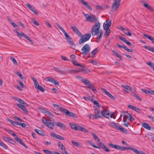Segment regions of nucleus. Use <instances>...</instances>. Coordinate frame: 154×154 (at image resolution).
I'll return each instance as SVG.
<instances>
[{
    "label": "nucleus",
    "instance_id": "15",
    "mask_svg": "<svg viewBox=\"0 0 154 154\" xmlns=\"http://www.w3.org/2000/svg\"><path fill=\"white\" fill-rule=\"evenodd\" d=\"M66 39L68 44L72 46V48L74 49L75 44L72 40L71 38L70 37H69L67 38H66Z\"/></svg>",
    "mask_w": 154,
    "mask_h": 154
},
{
    "label": "nucleus",
    "instance_id": "13",
    "mask_svg": "<svg viewBox=\"0 0 154 154\" xmlns=\"http://www.w3.org/2000/svg\"><path fill=\"white\" fill-rule=\"evenodd\" d=\"M111 24V21L109 20L108 21V20H107L105 22H104L103 24V27L104 29H109V27Z\"/></svg>",
    "mask_w": 154,
    "mask_h": 154
},
{
    "label": "nucleus",
    "instance_id": "29",
    "mask_svg": "<svg viewBox=\"0 0 154 154\" xmlns=\"http://www.w3.org/2000/svg\"><path fill=\"white\" fill-rule=\"evenodd\" d=\"M87 88H88L91 89L94 93H96L97 92L96 88L92 84L90 85V86H87Z\"/></svg>",
    "mask_w": 154,
    "mask_h": 154
},
{
    "label": "nucleus",
    "instance_id": "31",
    "mask_svg": "<svg viewBox=\"0 0 154 154\" xmlns=\"http://www.w3.org/2000/svg\"><path fill=\"white\" fill-rule=\"evenodd\" d=\"M54 124L52 122H48L47 124V125H46L49 128H50L51 129H53L54 128Z\"/></svg>",
    "mask_w": 154,
    "mask_h": 154
},
{
    "label": "nucleus",
    "instance_id": "4",
    "mask_svg": "<svg viewBox=\"0 0 154 154\" xmlns=\"http://www.w3.org/2000/svg\"><path fill=\"white\" fill-rule=\"evenodd\" d=\"M91 34L90 33L86 34L82 36L81 38L79 40V44H83L86 41L88 40L91 37Z\"/></svg>",
    "mask_w": 154,
    "mask_h": 154
},
{
    "label": "nucleus",
    "instance_id": "57",
    "mask_svg": "<svg viewBox=\"0 0 154 154\" xmlns=\"http://www.w3.org/2000/svg\"><path fill=\"white\" fill-rule=\"evenodd\" d=\"M89 117L90 118H92L93 119H97L98 118H97V116L95 114H90V115H89Z\"/></svg>",
    "mask_w": 154,
    "mask_h": 154
},
{
    "label": "nucleus",
    "instance_id": "20",
    "mask_svg": "<svg viewBox=\"0 0 154 154\" xmlns=\"http://www.w3.org/2000/svg\"><path fill=\"white\" fill-rule=\"evenodd\" d=\"M54 125L59 127L61 128H66V125L60 122L55 123H54Z\"/></svg>",
    "mask_w": 154,
    "mask_h": 154
},
{
    "label": "nucleus",
    "instance_id": "34",
    "mask_svg": "<svg viewBox=\"0 0 154 154\" xmlns=\"http://www.w3.org/2000/svg\"><path fill=\"white\" fill-rule=\"evenodd\" d=\"M72 62L73 64L75 66H79L82 67H84L85 66V65L84 64L81 65L80 63H78L75 60L73 61Z\"/></svg>",
    "mask_w": 154,
    "mask_h": 154
},
{
    "label": "nucleus",
    "instance_id": "44",
    "mask_svg": "<svg viewBox=\"0 0 154 154\" xmlns=\"http://www.w3.org/2000/svg\"><path fill=\"white\" fill-rule=\"evenodd\" d=\"M32 79L34 82L35 87H37V85H38V84L36 79L35 77H32Z\"/></svg>",
    "mask_w": 154,
    "mask_h": 154
},
{
    "label": "nucleus",
    "instance_id": "56",
    "mask_svg": "<svg viewBox=\"0 0 154 154\" xmlns=\"http://www.w3.org/2000/svg\"><path fill=\"white\" fill-rule=\"evenodd\" d=\"M53 78L50 77H47L45 79V80L46 81H48L50 82H52V80Z\"/></svg>",
    "mask_w": 154,
    "mask_h": 154
},
{
    "label": "nucleus",
    "instance_id": "19",
    "mask_svg": "<svg viewBox=\"0 0 154 154\" xmlns=\"http://www.w3.org/2000/svg\"><path fill=\"white\" fill-rule=\"evenodd\" d=\"M94 111L95 113V114L97 116V118H100L101 116V115L100 114V110L99 108L96 107L95 108Z\"/></svg>",
    "mask_w": 154,
    "mask_h": 154
},
{
    "label": "nucleus",
    "instance_id": "60",
    "mask_svg": "<svg viewBox=\"0 0 154 154\" xmlns=\"http://www.w3.org/2000/svg\"><path fill=\"white\" fill-rule=\"evenodd\" d=\"M134 110L139 113H140L141 112V110L136 107H135Z\"/></svg>",
    "mask_w": 154,
    "mask_h": 154
},
{
    "label": "nucleus",
    "instance_id": "48",
    "mask_svg": "<svg viewBox=\"0 0 154 154\" xmlns=\"http://www.w3.org/2000/svg\"><path fill=\"white\" fill-rule=\"evenodd\" d=\"M42 123H43L44 125H47V124L48 122L47 120L45 119V118L43 117L42 118Z\"/></svg>",
    "mask_w": 154,
    "mask_h": 154
},
{
    "label": "nucleus",
    "instance_id": "62",
    "mask_svg": "<svg viewBox=\"0 0 154 154\" xmlns=\"http://www.w3.org/2000/svg\"><path fill=\"white\" fill-rule=\"evenodd\" d=\"M121 126V125H119L117 123H116L114 128L119 130Z\"/></svg>",
    "mask_w": 154,
    "mask_h": 154
},
{
    "label": "nucleus",
    "instance_id": "1",
    "mask_svg": "<svg viewBox=\"0 0 154 154\" xmlns=\"http://www.w3.org/2000/svg\"><path fill=\"white\" fill-rule=\"evenodd\" d=\"M83 14L86 17V21L90 22H96L95 23L91 29V33L92 36H96V38L98 39L99 41H101L103 34V31L100 30V24L99 22H97V18L94 15H89L83 12Z\"/></svg>",
    "mask_w": 154,
    "mask_h": 154
},
{
    "label": "nucleus",
    "instance_id": "17",
    "mask_svg": "<svg viewBox=\"0 0 154 154\" xmlns=\"http://www.w3.org/2000/svg\"><path fill=\"white\" fill-rule=\"evenodd\" d=\"M17 106L21 109L25 113L27 114L28 111L25 106L19 103H17Z\"/></svg>",
    "mask_w": 154,
    "mask_h": 154
},
{
    "label": "nucleus",
    "instance_id": "30",
    "mask_svg": "<svg viewBox=\"0 0 154 154\" xmlns=\"http://www.w3.org/2000/svg\"><path fill=\"white\" fill-rule=\"evenodd\" d=\"M86 143L89 145L92 146L95 148H99L98 146H96L94 144V143L91 141L88 140L86 141Z\"/></svg>",
    "mask_w": 154,
    "mask_h": 154
},
{
    "label": "nucleus",
    "instance_id": "59",
    "mask_svg": "<svg viewBox=\"0 0 154 154\" xmlns=\"http://www.w3.org/2000/svg\"><path fill=\"white\" fill-rule=\"evenodd\" d=\"M10 59L11 60H12V61H13V62L14 64H15L16 65H18L17 63L16 60L13 57H11Z\"/></svg>",
    "mask_w": 154,
    "mask_h": 154
},
{
    "label": "nucleus",
    "instance_id": "43",
    "mask_svg": "<svg viewBox=\"0 0 154 154\" xmlns=\"http://www.w3.org/2000/svg\"><path fill=\"white\" fill-rule=\"evenodd\" d=\"M123 115L124 116V117L128 120L129 118L131 115L130 114L127 112H124Z\"/></svg>",
    "mask_w": 154,
    "mask_h": 154
},
{
    "label": "nucleus",
    "instance_id": "53",
    "mask_svg": "<svg viewBox=\"0 0 154 154\" xmlns=\"http://www.w3.org/2000/svg\"><path fill=\"white\" fill-rule=\"evenodd\" d=\"M16 125L22 126L23 128H25L26 126V124L25 123H21L20 122H17Z\"/></svg>",
    "mask_w": 154,
    "mask_h": 154
},
{
    "label": "nucleus",
    "instance_id": "24",
    "mask_svg": "<svg viewBox=\"0 0 154 154\" xmlns=\"http://www.w3.org/2000/svg\"><path fill=\"white\" fill-rule=\"evenodd\" d=\"M111 51L115 56H116L117 57H118L121 61H122L123 60L122 59V57L117 51L114 50H111Z\"/></svg>",
    "mask_w": 154,
    "mask_h": 154
},
{
    "label": "nucleus",
    "instance_id": "8",
    "mask_svg": "<svg viewBox=\"0 0 154 154\" xmlns=\"http://www.w3.org/2000/svg\"><path fill=\"white\" fill-rule=\"evenodd\" d=\"M118 37L119 39L122 40L123 42L127 44L131 47L134 48V45H133L131 43L129 42V41L127 40L125 38L121 36H119Z\"/></svg>",
    "mask_w": 154,
    "mask_h": 154
},
{
    "label": "nucleus",
    "instance_id": "7",
    "mask_svg": "<svg viewBox=\"0 0 154 154\" xmlns=\"http://www.w3.org/2000/svg\"><path fill=\"white\" fill-rule=\"evenodd\" d=\"M71 29L76 34L79 36H81V33L75 25L73 24L72 25V26H71Z\"/></svg>",
    "mask_w": 154,
    "mask_h": 154
},
{
    "label": "nucleus",
    "instance_id": "63",
    "mask_svg": "<svg viewBox=\"0 0 154 154\" xmlns=\"http://www.w3.org/2000/svg\"><path fill=\"white\" fill-rule=\"evenodd\" d=\"M51 83L54 84V85H59V84L58 81L53 79L52 80V82H51Z\"/></svg>",
    "mask_w": 154,
    "mask_h": 154
},
{
    "label": "nucleus",
    "instance_id": "54",
    "mask_svg": "<svg viewBox=\"0 0 154 154\" xmlns=\"http://www.w3.org/2000/svg\"><path fill=\"white\" fill-rule=\"evenodd\" d=\"M92 102L94 104L96 105L98 107V108H100L101 106V105L96 100H94Z\"/></svg>",
    "mask_w": 154,
    "mask_h": 154
},
{
    "label": "nucleus",
    "instance_id": "16",
    "mask_svg": "<svg viewBox=\"0 0 154 154\" xmlns=\"http://www.w3.org/2000/svg\"><path fill=\"white\" fill-rule=\"evenodd\" d=\"M14 139L22 145L25 147L26 148H28L26 145L18 137V136H16V137H14Z\"/></svg>",
    "mask_w": 154,
    "mask_h": 154
},
{
    "label": "nucleus",
    "instance_id": "37",
    "mask_svg": "<svg viewBox=\"0 0 154 154\" xmlns=\"http://www.w3.org/2000/svg\"><path fill=\"white\" fill-rule=\"evenodd\" d=\"M122 86L127 90L131 91L132 90V88L130 86L125 85H122Z\"/></svg>",
    "mask_w": 154,
    "mask_h": 154
},
{
    "label": "nucleus",
    "instance_id": "23",
    "mask_svg": "<svg viewBox=\"0 0 154 154\" xmlns=\"http://www.w3.org/2000/svg\"><path fill=\"white\" fill-rule=\"evenodd\" d=\"M141 125L143 127L146 129L149 130L151 129V127L147 123H142Z\"/></svg>",
    "mask_w": 154,
    "mask_h": 154
},
{
    "label": "nucleus",
    "instance_id": "55",
    "mask_svg": "<svg viewBox=\"0 0 154 154\" xmlns=\"http://www.w3.org/2000/svg\"><path fill=\"white\" fill-rule=\"evenodd\" d=\"M16 74L19 77H20L21 79H23L24 78V77L23 75L19 72H16Z\"/></svg>",
    "mask_w": 154,
    "mask_h": 154
},
{
    "label": "nucleus",
    "instance_id": "10",
    "mask_svg": "<svg viewBox=\"0 0 154 154\" xmlns=\"http://www.w3.org/2000/svg\"><path fill=\"white\" fill-rule=\"evenodd\" d=\"M79 2L83 5H84L87 8L91 11L92 10V8L90 5L87 2L83 0H79Z\"/></svg>",
    "mask_w": 154,
    "mask_h": 154
},
{
    "label": "nucleus",
    "instance_id": "50",
    "mask_svg": "<svg viewBox=\"0 0 154 154\" xmlns=\"http://www.w3.org/2000/svg\"><path fill=\"white\" fill-rule=\"evenodd\" d=\"M98 50L97 48H96L94 49L91 52V53L93 55L91 56V57H93L98 52Z\"/></svg>",
    "mask_w": 154,
    "mask_h": 154
},
{
    "label": "nucleus",
    "instance_id": "6",
    "mask_svg": "<svg viewBox=\"0 0 154 154\" xmlns=\"http://www.w3.org/2000/svg\"><path fill=\"white\" fill-rule=\"evenodd\" d=\"M62 112L65 113L67 116L74 118L77 117V116L75 114L72 112H69L67 109H64L62 110Z\"/></svg>",
    "mask_w": 154,
    "mask_h": 154
},
{
    "label": "nucleus",
    "instance_id": "3",
    "mask_svg": "<svg viewBox=\"0 0 154 154\" xmlns=\"http://www.w3.org/2000/svg\"><path fill=\"white\" fill-rule=\"evenodd\" d=\"M121 0H114L112 6V11H116L119 8Z\"/></svg>",
    "mask_w": 154,
    "mask_h": 154
},
{
    "label": "nucleus",
    "instance_id": "25",
    "mask_svg": "<svg viewBox=\"0 0 154 154\" xmlns=\"http://www.w3.org/2000/svg\"><path fill=\"white\" fill-rule=\"evenodd\" d=\"M135 148H130L127 147H125L122 146H121V151H125L128 149H130L134 152V149Z\"/></svg>",
    "mask_w": 154,
    "mask_h": 154
},
{
    "label": "nucleus",
    "instance_id": "36",
    "mask_svg": "<svg viewBox=\"0 0 154 154\" xmlns=\"http://www.w3.org/2000/svg\"><path fill=\"white\" fill-rule=\"evenodd\" d=\"M35 88L36 89L39 90L42 92H44L45 91V89L41 86H40L38 84V85H37V87Z\"/></svg>",
    "mask_w": 154,
    "mask_h": 154
},
{
    "label": "nucleus",
    "instance_id": "14",
    "mask_svg": "<svg viewBox=\"0 0 154 154\" xmlns=\"http://www.w3.org/2000/svg\"><path fill=\"white\" fill-rule=\"evenodd\" d=\"M12 98L14 100H15L18 102L20 103V104H24L26 106H28V104H27L23 100L17 97H12Z\"/></svg>",
    "mask_w": 154,
    "mask_h": 154
},
{
    "label": "nucleus",
    "instance_id": "51",
    "mask_svg": "<svg viewBox=\"0 0 154 154\" xmlns=\"http://www.w3.org/2000/svg\"><path fill=\"white\" fill-rule=\"evenodd\" d=\"M53 105L54 107L58 108L59 110L61 112H62V110L64 109L62 108L61 106L55 104H53Z\"/></svg>",
    "mask_w": 154,
    "mask_h": 154
},
{
    "label": "nucleus",
    "instance_id": "64",
    "mask_svg": "<svg viewBox=\"0 0 154 154\" xmlns=\"http://www.w3.org/2000/svg\"><path fill=\"white\" fill-rule=\"evenodd\" d=\"M82 127L80 126L79 125H77L76 128L75 129V131H81L82 129Z\"/></svg>",
    "mask_w": 154,
    "mask_h": 154
},
{
    "label": "nucleus",
    "instance_id": "46",
    "mask_svg": "<svg viewBox=\"0 0 154 154\" xmlns=\"http://www.w3.org/2000/svg\"><path fill=\"white\" fill-rule=\"evenodd\" d=\"M35 131L36 133H38L39 135H44L43 132L42 131L39 130L37 129H35Z\"/></svg>",
    "mask_w": 154,
    "mask_h": 154
},
{
    "label": "nucleus",
    "instance_id": "41",
    "mask_svg": "<svg viewBox=\"0 0 154 154\" xmlns=\"http://www.w3.org/2000/svg\"><path fill=\"white\" fill-rule=\"evenodd\" d=\"M97 140L98 142L97 143V144L99 146H98L99 148H97V149H100L101 148V147L104 144L102 143L100 141V140L99 139Z\"/></svg>",
    "mask_w": 154,
    "mask_h": 154
},
{
    "label": "nucleus",
    "instance_id": "61",
    "mask_svg": "<svg viewBox=\"0 0 154 154\" xmlns=\"http://www.w3.org/2000/svg\"><path fill=\"white\" fill-rule=\"evenodd\" d=\"M119 130L121 131L122 132L125 133H126L127 132V131L126 129L122 128V126H121L120 129H119Z\"/></svg>",
    "mask_w": 154,
    "mask_h": 154
},
{
    "label": "nucleus",
    "instance_id": "11",
    "mask_svg": "<svg viewBox=\"0 0 154 154\" xmlns=\"http://www.w3.org/2000/svg\"><path fill=\"white\" fill-rule=\"evenodd\" d=\"M14 31L16 33L17 36L19 38H21L22 37H23L26 38L27 36V35H26L22 32H20L19 33L16 30H14Z\"/></svg>",
    "mask_w": 154,
    "mask_h": 154
},
{
    "label": "nucleus",
    "instance_id": "40",
    "mask_svg": "<svg viewBox=\"0 0 154 154\" xmlns=\"http://www.w3.org/2000/svg\"><path fill=\"white\" fill-rule=\"evenodd\" d=\"M104 29L106 30L104 34V36L105 37H107L110 32V29L108 28L105 29Z\"/></svg>",
    "mask_w": 154,
    "mask_h": 154
},
{
    "label": "nucleus",
    "instance_id": "27",
    "mask_svg": "<svg viewBox=\"0 0 154 154\" xmlns=\"http://www.w3.org/2000/svg\"><path fill=\"white\" fill-rule=\"evenodd\" d=\"M143 35L145 38L151 40L153 42V43L154 42V38H152L151 37V36L150 35L146 34H143Z\"/></svg>",
    "mask_w": 154,
    "mask_h": 154
},
{
    "label": "nucleus",
    "instance_id": "33",
    "mask_svg": "<svg viewBox=\"0 0 154 154\" xmlns=\"http://www.w3.org/2000/svg\"><path fill=\"white\" fill-rule=\"evenodd\" d=\"M100 148H101L103 150L106 152H108L110 151V150L105 145H104V144L103 145V146L101 147Z\"/></svg>",
    "mask_w": 154,
    "mask_h": 154
},
{
    "label": "nucleus",
    "instance_id": "2",
    "mask_svg": "<svg viewBox=\"0 0 154 154\" xmlns=\"http://www.w3.org/2000/svg\"><path fill=\"white\" fill-rule=\"evenodd\" d=\"M91 48L88 44H85L82 48L80 53L85 55H87L90 52Z\"/></svg>",
    "mask_w": 154,
    "mask_h": 154
},
{
    "label": "nucleus",
    "instance_id": "38",
    "mask_svg": "<svg viewBox=\"0 0 154 154\" xmlns=\"http://www.w3.org/2000/svg\"><path fill=\"white\" fill-rule=\"evenodd\" d=\"M132 96L135 97L137 99L140 101H141V99L139 97V96L137 94H135L133 91L132 92Z\"/></svg>",
    "mask_w": 154,
    "mask_h": 154
},
{
    "label": "nucleus",
    "instance_id": "18",
    "mask_svg": "<svg viewBox=\"0 0 154 154\" xmlns=\"http://www.w3.org/2000/svg\"><path fill=\"white\" fill-rule=\"evenodd\" d=\"M102 91L105 94L107 95L108 97H110L112 100H114V97L109 92L107 91L104 88L101 89Z\"/></svg>",
    "mask_w": 154,
    "mask_h": 154
},
{
    "label": "nucleus",
    "instance_id": "22",
    "mask_svg": "<svg viewBox=\"0 0 154 154\" xmlns=\"http://www.w3.org/2000/svg\"><path fill=\"white\" fill-rule=\"evenodd\" d=\"M142 2H143V5L145 7L152 12H153L154 11V10L153 8H152L148 4L144 2V1H142Z\"/></svg>",
    "mask_w": 154,
    "mask_h": 154
},
{
    "label": "nucleus",
    "instance_id": "35",
    "mask_svg": "<svg viewBox=\"0 0 154 154\" xmlns=\"http://www.w3.org/2000/svg\"><path fill=\"white\" fill-rule=\"evenodd\" d=\"M58 146L62 152L63 151V149H65L63 145L61 142L60 141H58Z\"/></svg>",
    "mask_w": 154,
    "mask_h": 154
},
{
    "label": "nucleus",
    "instance_id": "52",
    "mask_svg": "<svg viewBox=\"0 0 154 154\" xmlns=\"http://www.w3.org/2000/svg\"><path fill=\"white\" fill-rule=\"evenodd\" d=\"M141 90L142 92L146 94H151V92L152 90L150 91H148V90L143 89H141Z\"/></svg>",
    "mask_w": 154,
    "mask_h": 154
},
{
    "label": "nucleus",
    "instance_id": "58",
    "mask_svg": "<svg viewBox=\"0 0 154 154\" xmlns=\"http://www.w3.org/2000/svg\"><path fill=\"white\" fill-rule=\"evenodd\" d=\"M43 151L47 154H53L52 152L47 149H43Z\"/></svg>",
    "mask_w": 154,
    "mask_h": 154
},
{
    "label": "nucleus",
    "instance_id": "28",
    "mask_svg": "<svg viewBox=\"0 0 154 154\" xmlns=\"http://www.w3.org/2000/svg\"><path fill=\"white\" fill-rule=\"evenodd\" d=\"M79 71L81 72L84 73H88L90 72V70L88 68H84L83 69H80V70H79Z\"/></svg>",
    "mask_w": 154,
    "mask_h": 154
},
{
    "label": "nucleus",
    "instance_id": "9",
    "mask_svg": "<svg viewBox=\"0 0 154 154\" xmlns=\"http://www.w3.org/2000/svg\"><path fill=\"white\" fill-rule=\"evenodd\" d=\"M51 136L54 138H56L60 140H64V138L61 136L58 135L54 133H51L50 134Z\"/></svg>",
    "mask_w": 154,
    "mask_h": 154
},
{
    "label": "nucleus",
    "instance_id": "32",
    "mask_svg": "<svg viewBox=\"0 0 154 154\" xmlns=\"http://www.w3.org/2000/svg\"><path fill=\"white\" fill-rule=\"evenodd\" d=\"M71 142L73 145L77 147H79L80 146H82V144L78 142H76L73 140H71Z\"/></svg>",
    "mask_w": 154,
    "mask_h": 154
},
{
    "label": "nucleus",
    "instance_id": "47",
    "mask_svg": "<svg viewBox=\"0 0 154 154\" xmlns=\"http://www.w3.org/2000/svg\"><path fill=\"white\" fill-rule=\"evenodd\" d=\"M56 24L57 26L59 29L63 33L66 32L64 29L57 23H56Z\"/></svg>",
    "mask_w": 154,
    "mask_h": 154
},
{
    "label": "nucleus",
    "instance_id": "45",
    "mask_svg": "<svg viewBox=\"0 0 154 154\" xmlns=\"http://www.w3.org/2000/svg\"><path fill=\"white\" fill-rule=\"evenodd\" d=\"M134 152L137 154H146L145 153H144L142 151H138L137 149H133Z\"/></svg>",
    "mask_w": 154,
    "mask_h": 154
},
{
    "label": "nucleus",
    "instance_id": "42",
    "mask_svg": "<svg viewBox=\"0 0 154 154\" xmlns=\"http://www.w3.org/2000/svg\"><path fill=\"white\" fill-rule=\"evenodd\" d=\"M97 140L98 142L97 143V144L99 146H98L99 148H97V149H100L101 148V147L104 144L102 143L100 141V140L99 139Z\"/></svg>",
    "mask_w": 154,
    "mask_h": 154
},
{
    "label": "nucleus",
    "instance_id": "5",
    "mask_svg": "<svg viewBox=\"0 0 154 154\" xmlns=\"http://www.w3.org/2000/svg\"><path fill=\"white\" fill-rule=\"evenodd\" d=\"M54 69L55 71L63 75H66V73H72V72L73 71V70H72L71 69H66L65 71H63L60 70L59 68L57 67H54Z\"/></svg>",
    "mask_w": 154,
    "mask_h": 154
},
{
    "label": "nucleus",
    "instance_id": "21",
    "mask_svg": "<svg viewBox=\"0 0 154 154\" xmlns=\"http://www.w3.org/2000/svg\"><path fill=\"white\" fill-rule=\"evenodd\" d=\"M109 145L111 148H114L117 150H121V146L116 144H113L112 143H109Z\"/></svg>",
    "mask_w": 154,
    "mask_h": 154
},
{
    "label": "nucleus",
    "instance_id": "39",
    "mask_svg": "<svg viewBox=\"0 0 154 154\" xmlns=\"http://www.w3.org/2000/svg\"><path fill=\"white\" fill-rule=\"evenodd\" d=\"M144 48H145L146 49L149 50V51L154 53V48H152L151 47H149L146 46H144Z\"/></svg>",
    "mask_w": 154,
    "mask_h": 154
},
{
    "label": "nucleus",
    "instance_id": "12",
    "mask_svg": "<svg viewBox=\"0 0 154 154\" xmlns=\"http://www.w3.org/2000/svg\"><path fill=\"white\" fill-rule=\"evenodd\" d=\"M102 115L104 117L109 118V111L106 109H103L101 111Z\"/></svg>",
    "mask_w": 154,
    "mask_h": 154
},
{
    "label": "nucleus",
    "instance_id": "26",
    "mask_svg": "<svg viewBox=\"0 0 154 154\" xmlns=\"http://www.w3.org/2000/svg\"><path fill=\"white\" fill-rule=\"evenodd\" d=\"M82 82L87 86H90V85L92 84L91 82L85 78L83 80H82Z\"/></svg>",
    "mask_w": 154,
    "mask_h": 154
},
{
    "label": "nucleus",
    "instance_id": "49",
    "mask_svg": "<svg viewBox=\"0 0 154 154\" xmlns=\"http://www.w3.org/2000/svg\"><path fill=\"white\" fill-rule=\"evenodd\" d=\"M69 125L72 129L75 130L77 126L76 125L71 123H69Z\"/></svg>",
    "mask_w": 154,
    "mask_h": 154
}]
</instances>
